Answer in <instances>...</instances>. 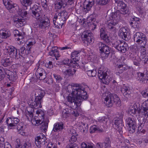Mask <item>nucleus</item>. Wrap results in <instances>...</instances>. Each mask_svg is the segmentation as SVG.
<instances>
[{
	"mask_svg": "<svg viewBox=\"0 0 148 148\" xmlns=\"http://www.w3.org/2000/svg\"><path fill=\"white\" fill-rule=\"evenodd\" d=\"M115 2L118 3V6L120 9V11L112 10V13L109 16V20H111V21L108 25V27L110 31L113 33H116L119 27L117 25L120 20V13L125 14H129V13L127 5L123 2L116 1Z\"/></svg>",
	"mask_w": 148,
	"mask_h": 148,
	"instance_id": "f257e3e1",
	"label": "nucleus"
},
{
	"mask_svg": "<svg viewBox=\"0 0 148 148\" xmlns=\"http://www.w3.org/2000/svg\"><path fill=\"white\" fill-rule=\"evenodd\" d=\"M71 87L72 92L67 96V99L73 108L76 109L80 106L82 99H87V92L83 86L77 84H74Z\"/></svg>",
	"mask_w": 148,
	"mask_h": 148,
	"instance_id": "f03ea898",
	"label": "nucleus"
},
{
	"mask_svg": "<svg viewBox=\"0 0 148 148\" xmlns=\"http://www.w3.org/2000/svg\"><path fill=\"white\" fill-rule=\"evenodd\" d=\"M102 98L104 100L105 104L108 107L112 106L114 104L118 106H121L120 99L116 95L107 92L103 94Z\"/></svg>",
	"mask_w": 148,
	"mask_h": 148,
	"instance_id": "7ed1b4c3",
	"label": "nucleus"
},
{
	"mask_svg": "<svg viewBox=\"0 0 148 148\" xmlns=\"http://www.w3.org/2000/svg\"><path fill=\"white\" fill-rule=\"evenodd\" d=\"M69 17L68 13L65 10L62 11L58 14H56L53 20L55 25L62 27Z\"/></svg>",
	"mask_w": 148,
	"mask_h": 148,
	"instance_id": "20e7f679",
	"label": "nucleus"
},
{
	"mask_svg": "<svg viewBox=\"0 0 148 148\" xmlns=\"http://www.w3.org/2000/svg\"><path fill=\"white\" fill-rule=\"evenodd\" d=\"M97 46L100 51L101 56L103 59L107 58L110 53L111 48L101 42L98 43Z\"/></svg>",
	"mask_w": 148,
	"mask_h": 148,
	"instance_id": "39448f33",
	"label": "nucleus"
},
{
	"mask_svg": "<svg viewBox=\"0 0 148 148\" xmlns=\"http://www.w3.org/2000/svg\"><path fill=\"white\" fill-rule=\"evenodd\" d=\"M135 42L139 44L141 47H144L147 42L145 36L141 32H137L134 36Z\"/></svg>",
	"mask_w": 148,
	"mask_h": 148,
	"instance_id": "423d86ee",
	"label": "nucleus"
},
{
	"mask_svg": "<svg viewBox=\"0 0 148 148\" xmlns=\"http://www.w3.org/2000/svg\"><path fill=\"white\" fill-rule=\"evenodd\" d=\"M34 112V109L30 108H28L26 112V117L28 120L31 121L32 124L36 126L42 124L44 122V119H36V118H33V113Z\"/></svg>",
	"mask_w": 148,
	"mask_h": 148,
	"instance_id": "0eeeda50",
	"label": "nucleus"
},
{
	"mask_svg": "<svg viewBox=\"0 0 148 148\" xmlns=\"http://www.w3.org/2000/svg\"><path fill=\"white\" fill-rule=\"evenodd\" d=\"M113 47L121 52L125 53L129 49L128 45L124 41L118 40L113 44Z\"/></svg>",
	"mask_w": 148,
	"mask_h": 148,
	"instance_id": "6e6552de",
	"label": "nucleus"
},
{
	"mask_svg": "<svg viewBox=\"0 0 148 148\" xmlns=\"http://www.w3.org/2000/svg\"><path fill=\"white\" fill-rule=\"evenodd\" d=\"M98 75L101 82L106 84H108L112 80V78L108 76L106 71L99 70Z\"/></svg>",
	"mask_w": 148,
	"mask_h": 148,
	"instance_id": "1a4fd4ad",
	"label": "nucleus"
},
{
	"mask_svg": "<svg viewBox=\"0 0 148 148\" xmlns=\"http://www.w3.org/2000/svg\"><path fill=\"white\" fill-rule=\"evenodd\" d=\"M37 19L40 21L38 24V27L44 30L48 29L50 26V22L47 16H46L45 15H42V16Z\"/></svg>",
	"mask_w": 148,
	"mask_h": 148,
	"instance_id": "9d476101",
	"label": "nucleus"
},
{
	"mask_svg": "<svg viewBox=\"0 0 148 148\" xmlns=\"http://www.w3.org/2000/svg\"><path fill=\"white\" fill-rule=\"evenodd\" d=\"M5 50L7 51L6 52L8 53V54L11 58L18 59L21 58L20 56L23 57L20 55L19 53H17V49L13 46H10L7 47Z\"/></svg>",
	"mask_w": 148,
	"mask_h": 148,
	"instance_id": "9b49d317",
	"label": "nucleus"
},
{
	"mask_svg": "<svg viewBox=\"0 0 148 148\" xmlns=\"http://www.w3.org/2000/svg\"><path fill=\"white\" fill-rule=\"evenodd\" d=\"M92 34L90 30H86L83 32L81 38L84 42L90 43L93 42L94 39Z\"/></svg>",
	"mask_w": 148,
	"mask_h": 148,
	"instance_id": "f8f14e48",
	"label": "nucleus"
},
{
	"mask_svg": "<svg viewBox=\"0 0 148 148\" xmlns=\"http://www.w3.org/2000/svg\"><path fill=\"white\" fill-rule=\"evenodd\" d=\"M126 123L129 126L128 130L129 132L132 134L135 132L136 128V124L134 118L128 117L125 120Z\"/></svg>",
	"mask_w": 148,
	"mask_h": 148,
	"instance_id": "ddd939ff",
	"label": "nucleus"
},
{
	"mask_svg": "<svg viewBox=\"0 0 148 148\" xmlns=\"http://www.w3.org/2000/svg\"><path fill=\"white\" fill-rule=\"evenodd\" d=\"M46 138L44 134L42 133L38 134L35 138V143L38 148H40L45 144Z\"/></svg>",
	"mask_w": 148,
	"mask_h": 148,
	"instance_id": "4468645a",
	"label": "nucleus"
},
{
	"mask_svg": "<svg viewBox=\"0 0 148 148\" xmlns=\"http://www.w3.org/2000/svg\"><path fill=\"white\" fill-rule=\"evenodd\" d=\"M32 16L36 19H38L42 16L41 9L36 5H34L31 8Z\"/></svg>",
	"mask_w": 148,
	"mask_h": 148,
	"instance_id": "2eb2a0df",
	"label": "nucleus"
},
{
	"mask_svg": "<svg viewBox=\"0 0 148 148\" xmlns=\"http://www.w3.org/2000/svg\"><path fill=\"white\" fill-rule=\"evenodd\" d=\"M42 101L39 99V98H36L34 100L31 99L28 102V104L31 107L27 108V110L29 108L33 109L34 110V108L36 109L39 108H41L42 107L41 105Z\"/></svg>",
	"mask_w": 148,
	"mask_h": 148,
	"instance_id": "dca6fc26",
	"label": "nucleus"
},
{
	"mask_svg": "<svg viewBox=\"0 0 148 148\" xmlns=\"http://www.w3.org/2000/svg\"><path fill=\"white\" fill-rule=\"evenodd\" d=\"M68 0H56L55 3V8L57 10H60L64 8L67 5H71Z\"/></svg>",
	"mask_w": 148,
	"mask_h": 148,
	"instance_id": "f3484780",
	"label": "nucleus"
},
{
	"mask_svg": "<svg viewBox=\"0 0 148 148\" xmlns=\"http://www.w3.org/2000/svg\"><path fill=\"white\" fill-rule=\"evenodd\" d=\"M37 68L36 72L35 75L37 78L40 80H43L46 77V73L44 70L41 68H40L39 64H37Z\"/></svg>",
	"mask_w": 148,
	"mask_h": 148,
	"instance_id": "a211bd4d",
	"label": "nucleus"
},
{
	"mask_svg": "<svg viewBox=\"0 0 148 148\" xmlns=\"http://www.w3.org/2000/svg\"><path fill=\"white\" fill-rule=\"evenodd\" d=\"M136 79L142 83H148V73L144 74L141 73H137L136 76Z\"/></svg>",
	"mask_w": 148,
	"mask_h": 148,
	"instance_id": "6ab92c4d",
	"label": "nucleus"
},
{
	"mask_svg": "<svg viewBox=\"0 0 148 148\" xmlns=\"http://www.w3.org/2000/svg\"><path fill=\"white\" fill-rule=\"evenodd\" d=\"M19 121V119L16 118H8L6 122L8 126L9 129H14L16 127V125Z\"/></svg>",
	"mask_w": 148,
	"mask_h": 148,
	"instance_id": "aec40b11",
	"label": "nucleus"
},
{
	"mask_svg": "<svg viewBox=\"0 0 148 148\" xmlns=\"http://www.w3.org/2000/svg\"><path fill=\"white\" fill-rule=\"evenodd\" d=\"M111 141L109 138H106L103 142L98 143L96 146L99 148H107L110 147Z\"/></svg>",
	"mask_w": 148,
	"mask_h": 148,
	"instance_id": "412c9836",
	"label": "nucleus"
},
{
	"mask_svg": "<svg viewBox=\"0 0 148 148\" xmlns=\"http://www.w3.org/2000/svg\"><path fill=\"white\" fill-rule=\"evenodd\" d=\"M100 37L106 43H108L110 41L109 36H108L105 31V28L104 27H101L100 29Z\"/></svg>",
	"mask_w": 148,
	"mask_h": 148,
	"instance_id": "4be33fe9",
	"label": "nucleus"
},
{
	"mask_svg": "<svg viewBox=\"0 0 148 148\" xmlns=\"http://www.w3.org/2000/svg\"><path fill=\"white\" fill-rule=\"evenodd\" d=\"M13 20L14 25L17 27H22L25 23V20L19 18L17 16H14Z\"/></svg>",
	"mask_w": 148,
	"mask_h": 148,
	"instance_id": "5701e85b",
	"label": "nucleus"
},
{
	"mask_svg": "<svg viewBox=\"0 0 148 148\" xmlns=\"http://www.w3.org/2000/svg\"><path fill=\"white\" fill-rule=\"evenodd\" d=\"M123 121L122 120L117 119L115 121L114 127L121 134L123 132V126L122 125Z\"/></svg>",
	"mask_w": 148,
	"mask_h": 148,
	"instance_id": "b1692460",
	"label": "nucleus"
},
{
	"mask_svg": "<svg viewBox=\"0 0 148 148\" xmlns=\"http://www.w3.org/2000/svg\"><path fill=\"white\" fill-rule=\"evenodd\" d=\"M5 7L10 12L13 13L16 12L18 8V6L16 4H13L12 1Z\"/></svg>",
	"mask_w": 148,
	"mask_h": 148,
	"instance_id": "393cba45",
	"label": "nucleus"
},
{
	"mask_svg": "<svg viewBox=\"0 0 148 148\" xmlns=\"http://www.w3.org/2000/svg\"><path fill=\"white\" fill-rule=\"evenodd\" d=\"M64 128V124L62 122H57L54 125L52 131L54 132H59Z\"/></svg>",
	"mask_w": 148,
	"mask_h": 148,
	"instance_id": "a878e982",
	"label": "nucleus"
},
{
	"mask_svg": "<svg viewBox=\"0 0 148 148\" xmlns=\"http://www.w3.org/2000/svg\"><path fill=\"white\" fill-rule=\"evenodd\" d=\"M5 73L7 75V77L10 80L14 81L16 79L17 77L16 74L10 71L7 69L5 70Z\"/></svg>",
	"mask_w": 148,
	"mask_h": 148,
	"instance_id": "bb28decb",
	"label": "nucleus"
},
{
	"mask_svg": "<svg viewBox=\"0 0 148 148\" xmlns=\"http://www.w3.org/2000/svg\"><path fill=\"white\" fill-rule=\"evenodd\" d=\"M128 87L124 86L121 89V91L123 95L127 98L128 99L131 96V92Z\"/></svg>",
	"mask_w": 148,
	"mask_h": 148,
	"instance_id": "cd10ccee",
	"label": "nucleus"
},
{
	"mask_svg": "<svg viewBox=\"0 0 148 148\" xmlns=\"http://www.w3.org/2000/svg\"><path fill=\"white\" fill-rule=\"evenodd\" d=\"M79 53V51H75L72 52L71 54V60H72L73 64L76 65L77 67L78 66V65L76 62L79 60L78 56Z\"/></svg>",
	"mask_w": 148,
	"mask_h": 148,
	"instance_id": "c85d7f7f",
	"label": "nucleus"
},
{
	"mask_svg": "<svg viewBox=\"0 0 148 148\" xmlns=\"http://www.w3.org/2000/svg\"><path fill=\"white\" fill-rule=\"evenodd\" d=\"M127 28L125 27H121L119 31V35L125 40H127L128 38H127Z\"/></svg>",
	"mask_w": 148,
	"mask_h": 148,
	"instance_id": "c756f323",
	"label": "nucleus"
},
{
	"mask_svg": "<svg viewBox=\"0 0 148 148\" xmlns=\"http://www.w3.org/2000/svg\"><path fill=\"white\" fill-rule=\"evenodd\" d=\"M49 54L51 56H54L56 58L60 56V55L56 47H53L49 53Z\"/></svg>",
	"mask_w": 148,
	"mask_h": 148,
	"instance_id": "7c9ffc66",
	"label": "nucleus"
},
{
	"mask_svg": "<svg viewBox=\"0 0 148 148\" xmlns=\"http://www.w3.org/2000/svg\"><path fill=\"white\" fill-rule=\"evenodd\" d=\"M142 106L143 110V112H142L143 114L148 117V99L143 102Z\"/></svg>",
	"mask_w": 148,
	"mask_h": 148,
	"instance_id": "2f4dec72",
	"label": "nucleus"
},
{
	"mask_svg": "<svg viewBox=\"0 0 148 148\" xmlns=\"http://www.w3.org/2000/svg\"><path fill=\"white\" fill-rule=\"evenodd\" d=\"M45 92L44 91L40 89L36 90L35 96L36 98H39V99L42 101V98L44 96Z\"/></svg>",
	"mask_w": 148,
	"mask_h": 148,
	"instance_id": "473e14b6",
	"label": "nucleus"
},
{
	"mask_svg": "<svg viewBox=\"0 0 148 148\" xmlns=\"http://www.w3.org/2000/svg\"><path fill=\"white\" fill-rule=\"evenodd\" d=\"M75 68L73 66L69 67V69L64 71L65 75L70 76L74 75L76 72V70L74 69Z\"/></svg>",
	"mask_w": 148,
	"mask_h": 148,
	"instance_id": "72a5a7b5",
	"label": "nucleus"
},
{
	"mask_svg": "<svg viewBox=\"0 0 148 148\" xmlns=\"http://www.w3.org/2000/svg\"><path fill=\"white\" fill-rule=\"evenodd\" d=\"M10 36V33L9 31L4 29H1L0 30V36L2 38H6Z\"/></svg>",
	"mask_w": 148,
	"mask_h": 148,
	"instance_id": "f704fd0d",
	"label": "nucleus"
},
{
	"mask_svg": "<svg viewBox=\"0 0 148 148\" xmlns=\"http://www.w3.org/2000/svg\"><path fill=\"white\" fill-rule=\"evenodd\" d=\"M62 113H64L67 114L68 115H70L71 114H73L75 116H78L79 115L77 113L76 111H74L73 110L71 109H65L64 110L62 111Z\"/></svg>",
	"mask_w": 148,
	"mask_h": 148,
	"instance_id": "c9c22d12",
	"label": "nucleus"
},
{
	"mask_svg": "<svg viewBox=\"0 0 148 148\" xmlns=\"http://www.w3.org/2000/svg\"><path fill=\"white\" fill-rule=\"evenodd\" d=\"M62 63L68 66L76 67L77 66L74 64L72 60L65 59L63 60Z\"/></svg>",
	"mask_w": 148,
	"mask_h": 148,
	"instance_id": "e433bc0d",
	"label": "nucleus"
},
{
	"mask_svg": "<svg viewBox=\"0 0 148 148\" xmlns=\"http://www.w3.org/2000/svg\"><path fill=\"white\" fill-rule=\"evenodd\" d=\"M21 4L25 7V9H27V7L30 6L32 3V0H20Z\"/></svg>",
	"mask_w": 148,
	"mask_h": 148,
	"instance_id": "4c0bfd02",
	"label": "nucleus"
},
{
	"mask_svg": "<svg viewBox=\"0 0 148 148\" xmlns=\"http://www.w3.org/2000/svg\"><path fill=\"white\" fill-rule=\"evenodd\" d=\"M12 61L11 58H7L3 59L2 61V63L5 67L10 66L12 64Z\"/></svg>",
	"mask_w": 148,
	"mask_h": 148,
	"instance_id": "58836bf2",
	"label": "nucleus"
},
{
	"mask_svg": "<svg viewBox=\"0 0 148 148\" xmlns=\"http://www.w3.org/2000/svg\"><path fill=\"white\" fill-rule=\"evenodd\" d=\"M88 3L84 7V9L86 10H85L86 12V11L87 12L89 11L94 3L93 0H89L88 1Z\"/></svg>",
	"mask_w": 148,
	"mask_h": 148,
	"instance_id": "ea45409f",
	"label": "nucleus"
},
{
	"mask_svg": "<svg viewBox=\"0 0 148 148\" xmlns=\"http://www.w3.org/2000/svg\"><path fill=\"white\" fill-rule=\"evenodd\" d=\"M19 51L22 54L27 55L29 53L30 48L29 47V48H26L24 47L23 46L20 48Z\"/></svg>",
	"mask_w": 148,
	"mask_h": 148,
	"instance_id": "a19ab883",
	"label": "nucleus"
},
{
	"mask_svg": "<svg viewBox=\"0 0 148 148\" xmlns=\"http://www.w3.org/2000/svg\"><path fill=\"white\" fill-rule=\"evenodd\" d=\"M132 60L133 61L134 64L137 66H139L140 65L139 61L140 59L138 56H134L133 55H132Z\"/></svg>",
	"mask_w": 148,
	"mask_h": 148,
	"instance_id": "79ce46f5",
	"label": "nucleus"
},
{
	"mask_svg": "<svg viewBox=\"0 0 148 148\" xmlns=\"http://www.w3.org/2000/svg\"><path fill=\"white\" fill-rule=\"evenodd\" d=\"M130 24L131 26L134 28H136L138 29L140 26V21L137 22L135 21H131L130 22Z\"/></svg>",
	"mask_w": 148,
	"mask_h": 148,
	"instance_id": "37998d69",
	"label": "nucleus"
},
{
	"mask_svg": "<svg viewBox=\"0 0 148 148\" xmlns=\"http://www.w3.org/2000/svg\"><path fill=\"white\" fill-rule=\"evenodd\" d=\"M110 0H96V4L99 5H105L107 4Z\"/></svg>",
	"mask_w": 148,
	"mask_h": 148,
	"instance_id": "c03bdc74",
	"label": "nucleus"
},
{
	"mask_svg": "<svg viewBox=\"0 0 148 148\" xmlns=\"http://www.w3.org/2000/svg\"><path fill=\"white\" fill-rule=\"evenodd\" d=\"M87 73L88 76L94 77H95L96 75L97 72L96 70L93 69L87 71Z\"/></svg>",
	"mask_w": 148,
	"mask_h": 148,
	"instance_id": "a18cd8bd",
	"label": "nucleus"
},
{
	"mask_svg": "<svg viewBox=\"0 0 148 148\" xmlns=\"http://www.w3.org/2000/svg\"><path fill=\"white\" fill-rule=\"evenodd\" d=\"M32 58V56H27L24 58V62L25 63L31 64H32L33 60L30 59Z\"/></svg>",
	"mask_w": 148,
	"mask_h": 148,
	"instance_id": "49530a36",
	"label": "nucleus"
},
{
	"mask_svg": "<svg viewBox=\"0 0 148 148\" xmlns=\"http://www.w3.org/2000/svg\"><path fill=\"white\" fill-rule=\"evenodd\" d=\"M17 129L18 131H24L25 129V126L22 123H20L17 125Z\"/></svg>",
	"mask_w": 148,
	"mask_h": 148,
	"instance_id": "de8ad7c7",
	"label": "nucleus"
},
{
	"mask_svg": "<svg viewBox=\"0 0 148 148\" xmlns=\"http://www.w3.org/2000/svg\"><path fill=\"white\" fill-rule=\"evenodd\" d=\"M48 121H47V122H44L42 124V125L41 127H40V129L42 130H43L44 132H46V130L48 127Z\"/></svg>",
	"mask_w": 148,
	"mask_h": 148,
	"instance_id": "09e8293b",
	"label": "nucleus"
},
{
	"mask_svg": "<svg viewBox=\"0 0 148 148\" xmlns=\"http://www.w3.org/2000/svg\"><path fill=\"white\" fill-rule=\"evenodd\" d=\"M54 78L56 80L57 82L60 83L61 82V81L63 79V78L60 75L56 74L53 75Z\"/></svg>",
	"mask_w": 148,
	"mask_h": 148,
	"instance_id": "8fccbe9b",
	"label": "nucleus"
},
{
	"mask_svg": "<svg viewBox=\"0 0 148 148\" xmlns=\"http://www.w3.org/2000/svg\"><path fill=\"white\" fill-rule=\"evenodd\" d=\"M36 114L40 117H41V118L44 119L45 115L44 112L41 110H38L36 111Z\"/></svg>",
	"mask_w": 148,
	"mask_h": 148,
	"instance_id": "3c124183",
	"label": "nucleus"
},
{
	"mask_svg": "<svg viewBox=\"0 0 148 148\" xmlns=\"http://www.w3.org/2000/svg\"><path fill=\"white\" fill-rule=\"evenodd\" d=\"M144 123H140L139 125V126L138 127V134L140 133V131L142 129V127L144 125V124L145 123V119H144H144H143Z\"/></svg>",
	"mask_w": 148,
	"mask_h": 148,
	"instance_id": "603ef678",
	"label": "nucleus"
},
{
	"mask_svg": "<svg viewBox=\"0 0 148 148\" xmlns=\"http://www.w3.org/2000/svg\"><path fill=\"white\" fill-rule=\"evenodd\" d=\"M146 52L145 51H143L142 52H141L140 56V59L145 60V59L147 57H148V56H146Z\"/></svg>",
	"mask_w": 148,
	"mask_h": 148,
	"instance_id": "864d4df0",
	"label": "nucleus"
},
{
	"mask_svg": "<svg viewBox=\"0 0 148 148\" xmlns=\"http://www.w3.org/2000/svg\"><path fill=\"white\" fill-rule=\"evenodd\" d=\"M97 125L92 126L91 127L90 130V132L91 133H92L95 132L97 131Z\"/></svg>",
	"mask_w": 148,
	"mask_h": 148,
	"instance_id": "5fc2aeb1",
	"label": "nucleus"
},
{
	"mask_svg": "<svg viewBox=\"0 0 148 148\" xmlns=\"http://www.w3.org/2000/svg\"><path fill=\"white\" fill-rule=\"evenodd\" d=\"M23 146L24 148H32L31 143L28 142L25 143Z\"/></svg>",
	"mask_w": 148,
	"mask_h": 148,
	"instance_id": "6e6d98bb",
	"label": "nucleus"
},
{
	"mask_svg": "<svg viewBox=\"0 0 148 148\" xmlns=\"http://www.w3.org/2000/svg\"><path fill=\"white\" fill-rule=\"evenodd\" d=\"M41 3L43 7L47 9L48 6V4L47 0H41Z\"/></svg>",
	"mask_w": 148,
	"mask_h": 148,
	"instance_id": "4d7b16f0",
	"label": "nucleus"
},
{
	"mask_svg": "<svg viewBox=\"0 0 148 148\" xmlns=\"http://www.w3.org/2000/svg\"><path fill=\"white\" fill-rule=\"evenodd\" d=\"M76 136H75L74 135L72 136L69 139V142L71 144H73L74 142H76L77 140V138L76 137Z\"/></svg>",
	"mask_w": 148,
	"mask_h": 148,
	"instance_id": "13d9d810",
	"label": "nucleus"
},
{
	"mask_svg": "<svg viewBox=\"0 0 148 148\" xmlns=\"http://www.w3.org/2000/svg\"><path fill=\"white\" fill-rule=\"evenodd\" d=\"M69 134L70 135H71L72 136H77V135L75 129H71Z\"/></svg>",
	"mask_w": 148,
	"mask_h": 148,
	"instance_id": "bf43d9fd",
	"label": "nucleus"
},
{
	"mask_svg": "<svg viewBox=\"0 0 148 148\" xmlns=\"http://www.w3.org/2000/svg\"><path fill=\"white\" fill-rule=\"evenodd\" d=\"M45 66L48 68L51 69L53 67L52 62L51 61H49L48 63L45 64Z\"/></svg>",
	"mask_w": 148,
	"mask_h": 148,
	"instance_id": "052dcab7",
	"label": "nucleus"
},
{
	"mask_svg": "<svg viewBox=\"0 0 148 148\" xmlns=\"http://www.w3.org/2000/svg\"><path fill=\"white\" fill-rule=\"evenodd\" d=\"M47 148H57V147L55 144L50 143L48 144Z\"/></svg>",
	"mask_w": 148,
	"mask_h": 148,
	"instance_id": "680f3d73",
	"label": "nucleus"
},
{
	"mask_svg": "<svg viewBox=\"0 0 148 148\" xmlns=\"http://www.w3.org/2000/svg\"><path fill=\"white\" fill-rule=\"evenodd\" d=\"M2 122L1 121H0V131L2 132H3L4 131V129L5 127V126L4 125H2Z\"/></svg>",
	"mask_w": 148,
	"mask_h": 148,
	"instance_id": "e2e57ef3",
	"label": "nucleus"
},
{
	"mask_svg": "<svg viewBox=\"0 0 148 148\" xmlns=\"http://www.w3.org/2000/svg\"><path fill=\"white\" fill-rule=\"evenodd\" d=\"M66 148H78L77 145L76 144H71L69 145L66 147Z\"/></svg>",
	"mask_w": 148,
	"mask_h": 148,
	"instance_id": "0e129e2a",
	"label": "nucleus"
},
{
	"mask_svg": "<svg viewBox=\"0 0 148 148\" xmlns=\"http://www.w3.org/2000/svg\"><path fill=\"white\" fill-rule=\"evenodd\" d=\"M137 111H138L136 109L133 108V109H130L129 111V113L130 114H136Z\"/></svg>",
	"mask_w": 148,
	"mask_h": 148,
	"instance_id": "69168bd1",
	"label": "nucleus"
},
{
	"mask_svg": "<svg viewBox=\"0 0 148 148\" xmlns=\"http://www.w3.org/2000/svg\"><path fill=\"white\" fill-rule=\"evenodd\" d=\"M141 94L144 97L146 98L148 97V89L147 90H146V92H142Z\"/></svg>",
	"mask_w": 148,
	"mask_h": 148,
	"instance_id": "338daca9",
	"label": "nucleus"
},
{
	"mask_svg": "<svg viewBox=\"0 0 148 148\" xmlns=\"http://www.w3.org/2000/svg\"><path fill=\"white\" fill-rule=\"evenodd\" d=\"M4 148H12L10 144L8 142H6L4 144Z\"/></svg>",
	"mask_w": 148,
	"mask_h": 148,
	"instance_id": "774afa93",
	"label": "nucleus"
}]
</instances>
